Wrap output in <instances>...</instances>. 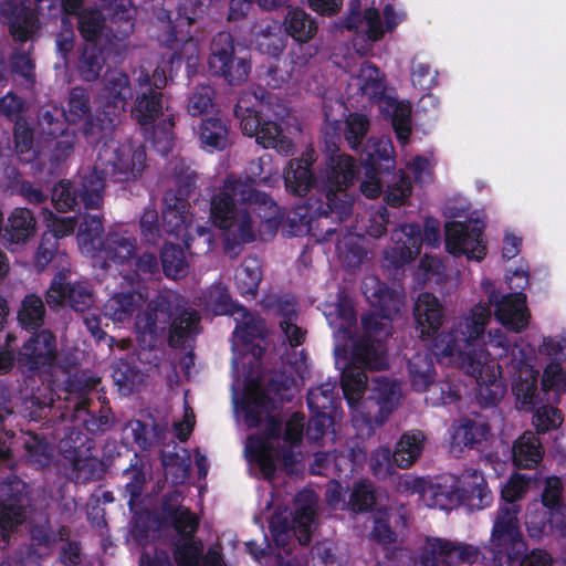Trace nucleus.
I'll use <instances>...</instances> for the list:
<instances>
[{"label":"nucleus","mask_w":566,"mask_h":566,"mask_svg":"<svg viewBox=\"0 0 566 566\" xmlns=\"http://www.w3.org/2000/svg\"><path fill=\"white\" fill-rule=\"evenodd\" d=\"M102 83L98 94L101 111L94 120L84 124L83 129L86 142L91 145H97L112 135L134 94L129 76L120 70H108Z\"/></svg>","instance_id":"nucleus-5"},{"label":"nucleus","mask_w":566,"mask_h":566,"mask_svg":"<svg viewBox=\"0 0 566 566\" xmlns=\"http://www.w3.org/2000/svg\"><path fill=\"white\" fill-rule=\"evenodd\" d=\"M170 549L177 566H227L216 549L203 554V544L195 535H185L171 541Z\"/></svg>","instance_id":"nucleus-27"},{"label":"nucleus","mask_w":566,"mask_h":566,"mask_svg":"<svg viewBox=\"0 0 566 566\" xmlns=\"http://www.w3.org/2000/svg\"><path fill=\"white\" fill-rule=\"evenodd\" d=\"M285 190L298 199L287 220L294 234L308 232L321 242L337 235L336 251L348 268L360 266L367 251L352 234L339 240L338 226L353 214L355 195L349 191L355 179H283Z\"/></svg>","instance_id":"nucleus-1"},{"label":"nucleus","mask_w":566,"mask_h":566,"mask_svg":"<svg viewBox=\"0 0 566 566\" xmlns=\"http://www.w3.org/2000/svg\"><path fill=\"white\" fill-rule=\"evenodd\" d=\"M74 422H80L88 436L102 434L112 427V420L107 412L101 409L96 415L82 403L75 409Z\"/></svg>","instance_id":"nucleus-59"},{"label":"nucleus","mask_w":566,"mask_h":566,"mask_svg":"<svg viewBox=\"0 0 566 566\" xmlns=\"http://www.w3.org/2000/svg\"><path fill=\"white\" fill-rule=\"evenodd\" d=\"M538 370L530 365L520 367L512 391L521 410L533 411L543 402L559 403L562 394L566 390V371L562 364L552 359L546 365L538 388Z\"/></svg>","instance_id":"nucleus-10"},{"label":"nucleus","mask_w":566,"mask_h":566,"mask_svg":"<svg viewBox=\"0 0 566 566\" xmlns=\"http://www.w3.org/2000/svg\"><path fill=\"white\" fill-rule=\"evenodd\" d=\"M165 71L157 67L153 74L140 67L134 82L130 117L138 126H149L165 115Z\"/></svg>","instance_id":"nucleus-12"},{"label":"nucleus","mask_w":566,"mask_h":566,"mask_svg":"<svg viewBox=\"0 0 566 566\" xmlns=\"http://www.w3.org/2000/svg\"><path fill=\"white\" fill-rule=\"evenodd\" d=\"M208 67L211 75L221 77L231 86H237L248 80L251 61L248 54H237L232 34L221 31L211 41Z\"/></svg>","instance_id":"nucleus-13"},{"label":"nucleus","mask_w":566,"mask_h":566,"mask_svg":"<svg viewBox=\"0 0 566 566\" xmlns=\"http://www.w3.org/2000/svg\"><path fill=\"white\" fill-rule=\"evenodd\" d=\"M520 554H502L497 557L495 565L486 566H553V557L545 549L534 548L522 557Z\"/></svg>","instance_id":"nucleus-58"},{"label":"nucleus","mask_w":566,"mask_h":566,"mask_svg":"<svg viewBox=\"0 0 566 566\" xmlns=\"http://www.w3.org/2000/svg\"><path fill=\"white\" fill-rule=\"evenodd\" d=\"M463 323L465 329L436 338L433 354L439 358L455 361L479 385V396L485 406H495L502 398L500 380L490 366L483 361L484 352L479 347L483 334V322H475L472 316Z\"/></svg>","instance_id":"nucleus-3"},{"label":"nucleus","mask_w":566,"mask_h":566,"mask_svg":"<svg viewBox=\"0 0 566 566\" xmlns=\"http://www.w3.org/2000/svg\"><path fill=\"white\" fill-rule=\"evenodd\" d=\"M492 314L501 326L507 332L520 334L524 332L528 324L531 314L526 305V295L522 292H512L507 294H501L499 291H492L488 296V302H479L475 304L467 314L459 317L454 327L446 335H451L462 329L464 333L463 323H468V318L472 316L475 322H483V332L486 329V325L491 321ZM484 333L479 339V346L483 340Z\"/></svg>","instance_id":"nucleus-6"},{"label":"nucleus","mask_w":566,"mask_h":566,"mask_svg":"<svg viewBox=\"0 0 566 566\" xmlns=\"http://www.w3.org/2000/svg\"><path fill=\"white\" fill-rule=\"evenodd\" d=\"M0 496L9 511H24L31 505V488L17 475H10L0 484Z\"/></svg>","instance_id":"nucleus-48"},{"label":"nucleus","mask_w":566,"mask_h":566,"mask_svg":"<svg viewBox=\"0 0 566 566\" xmlns=\"http://www.w3.org/2000/svg\"><path fill=\"white\" fill-rule=\"evenodd\" d=\"M182 181L176 189L164 193L161 212L164 231L184 242L188 251L192 249V216L189 213V193L196 187V179H178Z\"/></svg>","instance_id":"nucleus-14"},{"label":"nucleus","mask_w":566,"mask_h":566,"mask_svg":"<svg viewBox=\"0 0 566 566\" xmlns=\"http://www.w3.org/2000/svg\"><path fill=\"white\" fill-rule=\"evenodd\" d=\"M283 25L286 34L300 43L308 42L317 32L316 21L301 8L289 9Z\"/></svg>","instance_id":"nucleus-47"},{"label":"nucleus","mask_w":566,"mask_h":566,"mask_svg":"<svg viewBox=\"0 0 566 566\" xmlns=\"http://www.w3.org/2000/svg\"><path fill=\"white\" fill-rule=\"evenodd\" d=\"M271 103L264 98H256V105L250 106L245 98L240 99L234 106V115L240 120L242 133L249 137H255V142L263 148H273L277 153L289 156L293 154L294 144L287 137L279 119L285 116V108L281 112H272Z\"/></svg>","instance_id":"nucleus-7"},{"label":"nucleus","mask_w":566,"mask_h":566,"mask_svg":"<svg viewBox=\"0 0 566 566\" xmlns=\"http://www.w3.org/2000/svg\"><path fill=\"white\" fill-rule=\"evenodd\" d=\"M245 452L249 460L259 465L264 479L272 480L275 476L279 457L272 442L260 437H249Z\"/></svg>","instance_id":"nucleus-40"},{"label":"nucleus","mask_w":566,"mask_h":566,"mask_svg":"<svg viewBox=\"0 0 566 566\" xmlns=\"http://www.w3.org/2000/svg\"><path fill=\"white\" fill-rule=\"evenodd\" d=\"M0 14L8 18L9 32L14 41L27 42L35 27L33 12L19 8L17 0H0Z\"/></svg>","instance_id":"nucleus-32"},{"label":"nucleus","mask_w":566,"mask_h":566,"mask_svg":"<svg viewBox=\"0 0 566 566\" xmlns=\"http://www.w3.org/2000/svg\"><path fill=\"white\" fill-rule=\"evenodd\" d=\"M484 228L485 224L479 219L448 222L444 230L446 250L455 258L465 255L468 260L482 261L486 255Z\"/></svg>","instance_id":"nucleus-16"},{"label":"nucleus","mask_w":566,"mask_h":566,"mask_svg":"<svg viewBox=\"0 0 566 566\" xmlns=\"http://www.w3.org/2000/svg\"><path fill=\"white\" fill-rule=\"evenodd\" d=\"M368 377L366 371L348 364L342 373L340 386L344 398L350 408L356 407L363 399L367 389Z\"/></svg>","instance_id":"nucleus-53"},{"label":"nucleus","mask_w":566,"mask_h":566,"mask_svg":"<svg viewBox=\"0 0 566 566\" xmlns=\"http://www.w3.org/2000/svg\"><path fill=\"white\" fill-rule=\"evenodd\" d=\"M392 245L388 247L384 254L385 260L395 269L413 261L420 253L423 237L419 223H405L391 232Z\"/></svg>","instance_id":"nucleus-25"},{"label":"nucleus","mask_w":566,"mask_h":566,"mask_svg":"<svg viewBox=\"0 0 566 566\" xmlns=\"http://www.w3.org/2000/svg\"><path fill=\"white\" fill-rule=\"evenodd\" d=\"M200 316L180 298L159 295L136 316L137 339L144 348L155 349L164 339L171 348H181L199 333Z\"/></svg>","instance_id":"nucleus-2"},{"label":"nucleus","mask_w":566,"mask_h":566,"mask_svg":"<svg viewBox=\"0 0 566 566\" xmlns=\"http://www.w3.org/2000/svg\"><path fill=\"white\" fill-rule=\"evenodd\" d=\"M479 553V548L474 545L432 537L427 539L417 566L473 565Z\"/></svg>","instance_id":"nucleus-20"},{"label":"nucleus","mask_w":566,"mask_h":566,"mask_svg":"<svg viewBox=\"0 0 566 566\" xmlns=\"http://www.w3.org/2000/svg\"><path fill=\"white\" fill-rule=\"evenodd\" d=\"M40 134L45 139H55L65 136L67 120L65 109L57 105L48 104L41 106L36 114Z\"/></svg>","instance_id":"nucleus-50"},{"label":"nucleus","mask_w":566,"mask_h":566,"mask_svg":"<svg viewBox=\"0 0 566 566\" xmlns=\"http://www.w3.org/2000/svg\"><path fill=\"white\" fill-rule=\"evenodd\" d=\"M202 0H163L153 10L154 39L171 52L169 62L190 61L198 55L195 25L205 14Z\"/></svg>","instance_id":"nucleus-4"},{"label":"nucleus","mask_w":566,"mask_h":566,"mask_svg":"<svg viewBox=\"0 0 566 566\" xmlns=\"http://www.w3.org/2000/svg\"><path fill=\"white\" fill-rule=\"evenodd\" d=\"M35 218L27 208H15L4 226L2 239L12 243H24L35 233Z\"/></svg>","instance_id":"nucleus-42"},{"label":"nucleus","mask_w":566,"mask_h":566,"mask_svg":"<svg viewBox=\"0 0 566 566\" xmlns=\"http://www.w3.org/2000/svg\"><path fill=\"white\" fill-rule=\"evenodd\" d=\"M531 476L526 474H515L501 490V499L503 505L499 509H507L509 511L518 510L521 512V505L518 501L523 499L530 488Z\"/></svg>","instance_id":"nucleus-64"},{"label":"nucleus","mask_w":566,"mask_h":566,"mask_svg":"<svg viewBox=\"0 0 566 566\" xmlns=\"http://www.w3.org/2000/svg\"><path fill=\"white\" fill-rule=\"evenodd\" d=\"M273 405L269 392L261 388L256 381L249 386L243 395L241 408L244 421L249 428H258L263 422V417Z\"/></svg>","instance_id":"nucleus-34"},{"label":"nucleus","mask_w":566,"mask_h":566,"mask_svg":"<svg viewBox=\"0 0 566 566\" xmlns=\"http://www.w3.org/2000/svg\"><path fill=\"white\" fill-rule=\"evenodd\" d=\"M143 302V295L137 291L118 292L104 304V314L113 322L124 323L133 317Z\"/></svg>","instance_id":"nucleus-43"},{"label":"nucleus","mask_w":566,"mask_h":566,"mask_svg":"<svg viewBox=\"0 0 566 566\" xmlns=\"http://www.w3.org/2000/svg\"><path fill=\"white\" fill-rule=\"evenodd\" d=\"M256 179H245V184H237L241 205L243 210L250 211L251 216L259 224V233L262 239L264 235L273 237L279 230L283 216L276 202L265 192L258 190Z\"/></svg>","instance_id":"nucleus-18"},{"label":"nucleus","mask_w":566,"mask_h":566,"mask_svg":"<svg viewBox=\"0 0 566 566\" xmlns=\"http://www.w3.org/2000/svg\"><path fill=\"white\" fill-rule=\"evenodd\" d=\"M511 457L515 468L533 470L542 462L544 449L534 432L525 431L513 442Z\"/></svg>","instance_id":"nucleus-33"},{"label":"nucleus","mask_w":566,"mask_h":566,"mask_svg":"<svg viewBox=\"0 0 566 566\" xmlns=\"http://www.w3.org/2000/svg\"><path fill=\"white\" fill-rule=\"evenodd\" d=\"M364 294L378 313L368 312L360 317L361 335L379 345H387L391 336V315L400 311V298L396 291L379 281L377 277H368L364 282Z\"/></svg>","instance_id":"nucleus-11"},{"label":"nucleus","mask_w":566,"mask_h":566,"mask_svg":"<svg viewBox=\"0 0 566 566\" xmlns=\"http://www.w3.org/2000/svg\"><path fill=\"white\" fill-rule=\"evenodd\" d=\"M400 388L395 381L385 377L374 379L369 395L363 400L361 421L366 426V436L374 434L376 428L381 427L389 415L397 408Z\"/></svg>","instance_id":"nucleus-17"},{"label":"nucleus","mask_w":566,"mask_h":566,"mask_svg":"<svg viewBox=\"0 0 566 566\" xmlns=\"http://www.w3.org/2000/svg\"><path fill=\"white\" fill-rule=\"evenodd\" d=\"M105 62L102 46L97 43H83L76 50L74 67L82 81L92 83L99 78Z\"/></svg>","instance_id":"nucleus-37"},{"label":"nucleus","mask_w":566,"mask_h":566,"mask_svg":"<svg viewBox=\"0 0 566 566\" xmlns=\"http://www.w3.org/2000/svg\"><path fill=\"white\" fill-rule=\"evenodd\" d=\"M353 340L348 364L366 371L382 370L388 367L387 345H379L366 338Z\"/></svg>","instance_id":"nucleus-31"},{"label":"nucleus","mask_w":566,"mask_h":566,"mask_svg":"<svg viewBox=\"0 0 566 566\" xmlns=\"http://www.w3.org/2000/svg\"><path fill=\"white\" fill-rule=\"evenodd\" d=\"M337 139L336 136L324 139L325 163L321 177H359L355 158L339 149Z\"/></svg>","instance_id":"nucleus-29"},{"label":"nucleus","mask_w":566,"mask_h":566,"mask_svg":"<svg viewBox=\"0 0 566 566\" xmlns=\"http://www.w3.org/2000/svg\"><path fill=\"white\" fill-rule=\"evenodd\" d=\"M262 280L260 262L256 258H247L235 270L234 282L238 292L247 300H253L258 295Z\"/></svg>","instance_id":"nucleus-49"},{"label":"nucleus","mask_w":566,"mask_h":566,"mask_svg":"<svg viewBox=\"0 0 566 566\" xmlns=\"http://www.w3.org/2000/svg\"><path fill=\"white\" fill-rule=\"evenodd\" d=\"M45 302L52 310L67 304L73 311L83 313L93 306L95 297L86 283L66 282V275L59 272L45 292Z\"/></svg>","instance_id":"nucleus-24"},{"label":"nucleus","mask_w":566,"mask_h":566,"mask_svg":"<svg viewBox=\"0 0 566 566\" xmlns=\"http://www.w3.org/2000/svg\"><path fill=\"white\" fill-rule=\"evenodd\" d=\"M413 316L419 337L423 340L432 338V352L436 338L449 333L454 327L453 325L449 331L439 333L444 321V307L439 298L429 292L419 294L415 303Z\"/></svg>","instance_id":"nucleus-26"},{"label":"nucleus","mask_w":566,"mask_h":566,"mask_svg":"<svg viewBox=\"0 0 566 566\" xmlns=\"http://www.w3.org/2000/svg\"><path fill=\"white\" fill-rule=\"evenodd\" d=\"M427 438L421 430L415 429L401 434L395 446V460L398 468L408 469L421 455Z\"/></svg>","instance_id":"nucleus-46"},{"label":"nucleus","mask_w":566,"mask_h":566,"mask_svg":"<svg viewBox=\"0 0 566 566\" xmlns=\"http://www.w3.org/2000/svg\"><path fill=\"white\" fill-rule=\"evenodd\" d=\"M139 127L145 142L150 143L158 153L167 155L172 149L175 142V116L172 114L163 116L147 127Z\"/></svg>","instance_id":"nucleus-45"},{"label":"nucleus","mask_w":566,"mask_h":566,"mask_svg":"<svg viewBox=\"0 0 566 566\" xmlns=\"http://www.w3.org/2000/svg\"><path fill=\"white\" fill-rule=\"evenodd\" d=\"M161 272L167 279H182L188 273V262L184 249L175 243H165L160 250Z\"/></svg>","instance_id":"nucleus-54"},{"label":"nucleus","mask_w":566,"mask_h":566,"mask_svg":"<svg viewBox=\"0 0 566 566\" xmlns=\"http://www.w3.org/2000/svg\"><path fill=\"white\" fill-rule=\"evenodd\" d=\"M237 184H245V179H224L222 190L211 200L210 214L213 224L220 229H230L234 218L240 213L237 203H241Z\"/></svg>","instance_id":"nucleus-28"},{"label":"nucleus","mask_w":566,"mask_h":566,"mask_svg":"<svg viewBox=\"0 0 566 566\" xmlns=\"http://www.w3.org/2000/svg\"><path fill=\"white\" fill-rule=\"evenodd\" d=\"M65 118L71 124H76L84 118H86L85 124L95 119V116H91V95L87 88L75 86L70 91Z\"/></svg>","instance_id":"nucleus-56"},{"label":"nucleus","mask_w":566,"mask_h":566,"mask_svg":"<svg viewBox=\"0 0 566 566\" xmlns=\"http://www.w3.org/2000/svg\"><path fill=\"white\" fill-rule=\"evenodd\" d=\"M112 171L128 175L130 177H142L143 171L147 167V155L143 146H138L128 155L122 154L116 156V160L112 163Z\"/></svg>","instance_id":"nucleus-63"},{"label":"nucleus","mask_w":566,"mask_h":566,"mask_svg":"<svg viewBox=\"0 0 566 566\" xmlns=\"http://www.w3.org/2000/svg\"><path fill=\"white\" fill-rule=\"evenodd\" d=\"M230 128L228 123L220 117H207L202 119L198 135L200 145L209 151L224 150L229 145Z\"/></svg>","instance_id":"nucleus-44"},{"label":"nucleus","mask_w":566,"mask_h":566,"mask_svg":"<svg viewBox=\"0 0 566 566\" xmlns=\"http://www.w3.org/2000/svg\"><path fill=\"white\" fill-rule=\"evenodd\" d=\"M123 474L124 476L128 478V482L125 484L124 492L125 495L128 496L127 504L129 509L133 510L135 505L140 501L147 481L145 463L137 453L134 454V459L123 471Z\"/></svg>","instance_id":"nucleus-55"},{"label":"nucleus","mask_w":566,"mask_h":566,"mask_svg":"<svg viewBox=\"0 0 566 566\" xmlns=\"http://www.w3.org/2000/svg\"><path fill=\"white\" fill-rule=\"evenodd\" d=\"M59 357L55 334L48 328L34 332L21 346L17 363L22 373L31 375L48 374Z\"/></svg>","instance_id":"nucleus-15"},{"label":"nucleus","mask_w":566,"mask_h":566,"mask_svg":"<svg viewBox=\"0 0 566 566\" xmlns=\"http://www.w3.org/2000/svg\"><path fill=\"white\" fill-rule=\"evenodd\" d=\"M104 254L105 261L124 265L133 256L136 250V239L120 232H108L97 247Z\"/></svg>","instance_id":"nucleus-39"},{"label":"nucleus","mask_w":566,"mask_h":566,"mask_svg":"<svg viewBox=\"0 0 566 566\" xmlns=\"http://www.w3.org/2000/svg\"><path fill=\"white\" fill-rule=\"evenodd\" d=\"M45 305L42 297L35 293L27 294L18 310L17 319L25 331L38 329L44 324Z\"/></svg>","instance_id":"nucleus-52"},{"label":"nucleus","mask_w":566,"mask_h":566,"mask_svg":"<svg viewBox=\"0 0 566 566\" xmlns=\"http://www.w3.org/2000/svg\"><path fill=\"white\" fill-rule=\"evenodd\" d=\"M491 437V427L486 421L464 417L459 420L453 440L470 450L483 451Z\"/></svg>","instance_id":"nucleus-36"},{"label":"nucleus","mask_w":566,"mask_h":566,"mask_svg":"<svg viewBox=\"0 0 566 566\" xmlns=\"http://www.w3.org/2000/svg\"><path fill=\"white\" fill-rule=\"evenodd\" d=\"M376 495L373 484L367 480H359L353 483L347 506L358 514L366 513L374 509Z\"/></svg>","instance_id":"nucleus-60"},{"label":"nucleus","mask_w":566,"mask_h":566,"mask_svg":"<svg viewBox=\"0 0 566 566\" xmlns=\"http://www.w3.org/2000/svg\"><path fill=\"white\" fill-rule=\"evenodd\" d=\"M560 478L553 475L545 479L539 500H534L527 507L525 526L532 539L566 535V504Z\"/></svg>","instance_id":"nucleus-9"},{"label":"nucleus","mask_w":566,"mask_h":566,"mask_svg":"<svg viewBox=\"0 0 566 566\" xmlns=\"http://www.w3.org/2000/svg\"><path fill=\"white\" fill-rule=\"evenodd\" d=\"M235 318L237 324L233 335L243 344L251 345L256 339L264 337V323L260 317H255L247 308L240 312Z\"/></svg>","instance_id":"nucleus-57"},{"label":"nucleus","mask_w":566,"mask_h":566,"mask_svg":"<svg viewBox=\"0 0 566 566\" xmlns=\"http://www.w3.org/2000/svg\"><path fill=\"white\" fill-rule=\"evenodd\" d=\"M94 448L95 440L76 424L67 429V432L59 443L60 452L66 461L88 454Z\"/></svg>","instance_id":"nucleus-51"},{"label":"nucleus","mask_w":566,"mask_h":566,"mask_svg":"<svg viewBox=\"0 0 566 566\" xmlns=\"http://www.w3.org/2000/svg\"><path fill=\"white\" fill-rule=\"evenodd\" d=\"M366 461V452L360 448H348L333 457L334 471L339 479H349Z\"/></svg>","instance_id":"nucleus-62"},{"label":"nucleus","mask_w":566,"mask_h":566,"mask_svg":"<svg viewBox=\"0 0 566 566\" xmlns=\"http://www.w3.org/2000/svg\"><path fill=\"white\" fill-rule=\"evenodd\" d=\"M356 85L363 96H366L370 102H385L387 106L394 108V127L397 133L398 139L405 144L411 134V127L408 116L398 118V103L396 99L386 97L385 95V81L380 70L371 62L365 61L360 64L359 72L355 76Z\"/></svg>","instance_id":"nucleus-19"},{"label":"nucleus","mask_w":566,"mask_h":566,"mask_svg":"<svg viewBox=\"0 0 566 566\" xmlns=\"http://www.w3.org/2000/svg\"><path fill=\"white\" fill-rule=\"evenodd\" d=\"M493 558L490 565H495L500 555L521 553L525 549L520 528L518 510L499 509L491 532Z\"/></svg>","instance_id":"nucleus-23"},{"label":"nucleus","mask_w":566,"mask_h":566,"mask_svg":"<svg viewBox=\"0 0 566 566\" xmlns=\"http://www.w3.org/2000/svg\"><path fill=\"white\" fill-rule=\"evenodd\" d=\"M184 494L180 490L174 489L160 499L157 511L159 525L174 528L178 537L195 535L199 528V517L187 506L182 505Z\"/></svg>","instance_id":"nucleus-21"},{"label":"nucleus","mask_w":566,"mask_h":566,"mask_svg":"<svg viewBox=\"0 0 566 566\" xmlns=\"http://www.w3.org/2000/svg\"><path fill=\"white\" fill-rule=\"evenodd\" d=\"M184 494L180 490L174 489L160 499L157 511L159 525L174 528L178 537L195 535L199 528V517L187 506L182 505Z\"/></svg>","instance_id":"nucleus-22"},{"label":"nucleus","mask_w":566,"mask_h":566,"mask_svg":"<svg viewBox=\"0 0 566 566\" xmlns=\"http://www.w3.org/2000/svg\"><path fill=\"white\" fill-rule=\"evenodd\" d=\"M105 27V19L98 9H85L77 15V29L84 43H97Z\"/></svg>","instance_id":"nucleus-61"},{"label":"nucleus","mask_w":566,"mask_h":566,"mask_svg":"<svg viewBox=\"0 0 566 566\" xmlns=\"http://www.w3.org/2000/svg\"><path fill=\"white\" fill-rule=\"evenodd\" d=\"M436 506L449 511L458 506L483 510L493 502V494L483 473L465 469L459 476L447 474L431 486Z\"/></svg>","instance_id":"nucleus-8"},{"label":"nucleus","mask_w":566,"mask_h":566,"mask_svg":"<svg viewBox=\"0 0 566 566\" xmlns=\"http://www.w3.org/2000/svg\"><path fill=\"white\" fill-rule=\"evenodd\" d=\"M255 220L248 210H240V213L234 218L233 224L228 230L223 240L224 252L230 256H237L242 245L255 241Z\"/></svg>","instance_id":"nucleus-35"},{"label":"nucleus","mask_w":566,"mask_h":566,"mask_svg":"<svg viewBox=\"0 0 566 566\" xmlns=\"http://www.w3.org/2000/svg\"><path fill=\"white\" fill-rule=\"evenodd\" d=\"M21 439L25 460L32 468L44 469L51 464L54 448L44 434L25 431Z\"/></svg>","instance_id":"nucleus-41"},{"label":"nucleus","mask_w":566,"mask_h":566,"mask_svg":"<svg viewBox=\"0 0 566 566\" xmlns=\"http://www.w3.org/2000/svg\"><path fill=\"white\" fill-rule=\"evenodd\" d=\"M394 146L389 139H371L361 154L366 168L365 177H377L395 168Z\"/></svg>","instance_id":"nucleus-30"},{"label":"nucleus","mask_w":566,"mask_h":566,"mask_svg":"<svg viewBox=\"0 0 566 566\" xmlns=\"http://www.w3.org/2000/svg\"><path fill=\"white\" fill-rule=\"evenodd\" d=\"M432 356H434L438 361L442 363L447 360V363H450L448 358L439 359L434 354H429L428 352L416 353L408 360L409 380L415 391H427L434 381L436 370Z\"/></svg>","instance_id":"nucleus-38"}]
</instances>
